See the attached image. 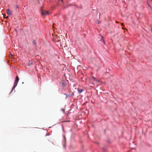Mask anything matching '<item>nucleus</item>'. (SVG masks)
Instances as JSON below:
<instances>
[{"mask_svg":"<svg viewBox=\"0 0 152 152\" xmlns=\"http://www.w3.org/2000/svg\"><path fill=\"white\" fill-rule=\"evenodd\" d=\"M101 40H102V41L104 43V44H105L104 40V37L103 36H101Z\"/></svg>","mask_w":152,"mask_h":152,"instance_id":"nucleus-8","label":"nucleus"},{"mask_svg":"<svg viewBox=\"0 0 152 152\" xmlns=\"http://www.w3.org/2000/svg\"><path fill=\"white\" fill-rule=\"evenodd\" d=\"M77 91L79 93H80L83 91V90L82 89H78Z\"/></svg>","mask_w":152,"mask_h":152,"instance_id":"nucleus-7","label":"nucleus"},{"mask_svg":"<svg viewBox=\"0 0 152 152\" xmlns=\"http://www.w3.org/2000/svg\"><path fill=\"white\" fill-rule=\"evenodd\" d=\"M33 43L35 45H36V42L35 41H34L33 42Z\"/></svg>","mask_w":152,"mask_h":152,"instance_id":"nucleus-9","label":"nucleus"},{"mask_svg":"<svg viewBox=\"0 0 152 152\" xmlns=\"http://www.w3.org/2000/svg\"><path fill=\"white\" fill-rule=\"evenodd\" d=\"M151 32H152V27L151 28Z\"/></svg>","mask_w":152,"mask_h":152,"instance_id":"nucleus-15","label":"nucleus"},{"mask_svg":"<svg viewBox=\"0 0 152 152\" xmlns=\"http://www.w3.org/2000/svg\"><path fill=\"white\" fill-rule=\"evenodd\" d=\"M103 151H104V152H105V150H104V148H103Z\"/></svg>","mask_w":152,"mask_h":152,"instance_id":"nucleus-13","label":"nucleus"},{"mask_svg":"<svg viewBox=\"0 0 152 152\" xmlns=\"http://www.w3.org/2000/svg\"><path fill=\"white\" fill-rule=\"evenodd\" d=\"M12 56V54H10V55H9V56L10 57H11V56Z\"/></svg>","mask_w":152,"mask_h":152,"instance_id":"nucleus-11","label":"nucleus"},{"mask_svg":"<svg viewBox=\"0 0 152 152\" xmlns=\"http://www.w3.org/2000/svg\"><path fill=\"white\" fill-rule=\"evenodd\" d=\"M61 84L62 85V86L63 87H64L65 86V83L64 82H62L61 83Z\"/></svg>","mask_w":152,"mask_h":152,"instance_id":"nucleus-6","label":"nucleus"},{"mask_svg":"<svg viewBox=\"0 0 152 152\" xmlns=\"http://www.w3.org/2000/svg\"><path fill=\"white\" fill-rule=\"evenodd\" d=\"M19 79L18 76H17L15 80V81L14 85V86L12 87V89H13L15 88L16 86H17L18 83L19 81Z\"/></svg>","mask_w":152,"mask_h":152,"instance_id":"nucleus-1","label":"nucleus"},{"mask_svg":"<svg viewBox=\"0 0 152 152\" xmlns=\"http://www.w3.org/2000/svg\"><path fill=\"white\" fill-rule=\"evenodd\" d=\"M6 18H8V16H7Z\"/></svg>","mask_w":152,"mask_h":152,"instance_id":"nucleus-17","label":"nucleus"},{"mask_svg":"<svg viewBox=\"0 0 152 152\" xmlns=\"http://www.w3.org/2000/svg\"><path fill=\"white\" fill-rule=\"evenodd\" d=\"M90 80L91 81H93V83H94L93 81H95L96 83H98L99 81V80L96 79L94 77H92L91 78H90Z\"/></svg>","mask_w":152,"mask_h":152,"instance_id":"nucleus-3","label":"nucleus"},{"mask_svg":"<svg viewBox=\"0 0 152 152\" xmlns=\"http://www.w3.org/2000/svg\"><path fill=\"white\" fill-rule=\"evenodd\" d=\"M63 3V0H58V4L59 5H61Z\"/></svg>","mask_w":152,"mask_h":152,"instance_id":"nucleus-5","label":"nucleus"},{"mask_svg":"<svg viewBox=\"0 0 152 152\" xmlns=\"http://www.w3.org/2000/svg\"><path fill=\"white\" fill-rule=\"evenodd\" d=\"M99 21H96V23L97 24H98L99 23Z\"/></svg>","mask_w":152,"mask_h":152,"instance_id":"nucleus-12","label":"nucleus"},{"mask_svg":"<svg viewBox=\"0 0 152 152\" xmlns=\"http://www.w3.org/2000/svg\"><path fill=\"white\" fill-rule=\"evenodd\" d=\"M65 95H66L67 96H66V97H67V96H68L66 94H65Z\"/></svg>","mask_w":152,"mask_h":152,"instance_id":"nucleus-14","label":"nucleus"},{"mask_svg":"<svg viewBox=\"0 0 152 152\" xmlns=\"http://www.w3.org/2000/svg\"><path fill=\"white\" fill-rule=\"evenodd\" d=\"M32 64V62H31V63L29 62V63L28 64V65L30 66V65L31 64Z\"/></svg>","mask_w":152,"mask_h":152,"instance_id":"nucleus-10","label":"nucleus"},{"mask_svg":"<svg viewBox=\"0 0 152 152\" xmlns=\"http://www.w3.org/2000/svg\"><path fill=\"white\" fill-rule=\"evenodd\" d=\"M121 25L123 26V23H121Z\"/></svg>","mask_w":152,"mask_h":152,"instance_id":"nucleus-16","label":"nucleus"},{"mask_svg":"<svg viewBox=\"0 0 152 152\" xmlns=\"http://www.w3.org/2000/svg\"><path fill=\"white\" fill-rule=\"evenodd\" d=\"M41 13L42 16H45L49 14L48 11L42 10H41Z\"/></svg>","mask_w":152,"mask_h":152,"instance_id":"nucleus-2","label":"nucleus"},{"mask_svg":"<svg viewBox=\"0 0 152 152\" xmlns=\"http://www.w3.org/2000/svg\"><path fill=\"white\" fill-rule=\"evenodd\" d=\"M7 13L9 15H12V12L9 9L7 10Z\"/></svg>","mask_w":152,"mask_h":152,"instance_id":"nucleus-4","label":"nucleus"}]
</instances>
